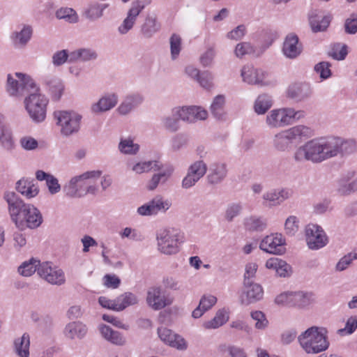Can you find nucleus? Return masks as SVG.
<instances>
[{"label":"nucleus","instance_id":"864d4df0","mask_svg":"<svg viewBox=\"0 0 357 357\" xmlns=\"http://www.w3.org/2000/svg\"><path fill=\"white\" fill-rule=\"evenodd\" d=\"M56 17L59 20H64L69 23H76L79 17L76 11L68 7H62L56 11Z\"/></svg>","mask_w":357,"mask_h":357},{"label":"nucleus","instance_id":"e2e57ef3","mask_svg":"<svg viewBox=\"0 0 357 357\" xmlns=\"http://www.w3.org/2000/svg\"><path fill=\"white\" fill-rule=\"evenodd\" d=\"M234 52L237 58L241 59L245 55L253 53L254 47L249 42H241L236 45Z\"/></svg>","mask_w":357,"mask_h":357},{"label":"nucleus","instance_id":"72a5a7b5","mask_svg":"<svg viewBox=\"0 0 357 357\" xmlns=\"http://www.w3.org/2000/svg\"><path fill=\"white\" fill-rule=\"evenodd\" d=\"M226 97L225 95L215 96L210 105L212 116L218 121H226L227 113L225 110Z\"/></svg>","mask_w":357,"mask_h":357},{"label":"nucleus","instance_id":"a19ab883","mask_svg":"<svg viewBox=\"0 0 357 357\" xmlns=\"http://www.w3.org/2000/svg\"><path fill=\"white\" fill-rule=\"evenodd\" d=\"M324 161L338 156L337 137H321Z\"/></svg>","mask_w":357,"mask_h":357},{"label":"nucleus","instance_id":"4be33fe9","mask_svg":"<svg viewBox=\"0 0 357 357\" xmlns=\"http://www.w3.org/2000/svg\"><path fill=\"white\" fill-rule=\"evenodd\" d=\"M144 100V98L140 93H129L123 97L116 111L120 115L126 116L141 105Z\"/></svg>","mask_w":357,"mask_h":357},{"label":"nucleus","instance_id":"f704fd0d","mask_svg":"<svg viewBox=\"0 0 357 357\" xmlns=\"http://www.w3.org/2000/svg\"><path fill=\"white\" fill-rule=\"evenodd\" d=\"M227 169L226 164L223 162H214L209 167L207 179L211 184L221 183L227 176Z\"/></svg>","mask_w":357,"mask_h":357},{"label":"nucleus","instance_id":"ea45409f","mask_svg":"<svg viewBox=\"0 0 357 357\" xmlns=\"http://www.w3.org/2000/svg\"><path fill=\"white\" fill-rule=\"evenodd\" d=\"M229 319V311L224 307L218 310L213 319L204 321L203 327L206 329H216L226 324Z\"/></svg>","mask_w":357,"mask_h":357},{"label":"nucleus","instance_id":"5fc2aeb1","mask_svg":"<svg viewBox=\"0 0 357 357\" xmlns=\"http://www.w3.org/2000/svg\"><path fill=\"white\" fill-rule=\"evenodd\" d=\"M170 55L172 60L178 58L182 50V39L177 33H173L169 38Z\"/></svg>","mask_w":357,"mask_h":357},{"label":"nucleus","instance_id":"bb28decb","mask_svg":"<svg viewBox=\"0 0 357 357\" xmlns=\"http://www.w3.org/2000/svg\"><path fill=\"white\" fill-rule=\"evenodd\" d=\"M32 36V29L29 26H24L20 29L13 31L10 35V42L15 49L24 48Z\"/></svg>","mask_w":357,"mask_h":357},{"label":"nucleus","instance_id":"0e129e2a","mask_svg":"<svg viewBox=\"0 0 357 357\" xmlns=\"http://www.w3.org/2000/svg\"><path fill=\"white\" fill-rule=\"evenodd\" d=\"M299 229V220L296 216L290 215L284 222V231L287 235L294 236Z\"/></svg>","mask_w":357,"mask_h":357},{"label":"nucleus","instance_id":"09e8293b","mask_svg":"<svg viewBox=\"0 0 357 357\" xmlns=\"http://www.w3.org/2000/svg\"><path fill=\"white\" fill-rule=\"evenodd\" d=\"M117 305L116 312H121L128 307L137 305L139 302L137 296L131 292H125L124 294L116 298Z\"/></svg>","mask_w":357,"mask_h":357},{"label":"nucleus","instance_id":"58836bf2","mask_svg":"<svg viewBox=\"0 0 357 357\" xmlns=\"http://www.w3.org/2000/svg\"><path fill=\"white\" fill-rule=\"evenodd\" d=\"M130 169L137 174L147 173L151 170L157 171L162 167V164L155 160H141L133 163H129Z\"/></svg>","mask_w":357,"mask_h":357},{"label":"nucleus","instance_id":"c9c22d12","mask_svg":"<svg viewBox=\"0 0 357 357\" xmlns=\"http://www.w3.org/2000/svg\"><path fill=\"white\" fill-rule=\"evenodd\" d=\"M217 301L216 296L212 294L203 295L200 298L198 306L192 311V317L194 319L200 318L216 304Z\"/></svg>","mask_w":357,"mask_h":357},{"label":"nucleus","instance_id":"bf43d9fd","mask_svg":"<svg viewBox=\"0 0 357 357\" xmlns=\"http://www.w3.org/2000/svg\"><path fill=\"white\" fill-rule=\"evenodd\" d=\"M19 144L23 150L26 151H35L39 146L38 141L29 135L21 137L19 139Z\"/></svg>","mask_w":357,"mask_h":357},{"label":"nucleus","instance_id":"b1692460","mask_svg":"<svg viewBox=\"0 0 357 357\" xmlns=\"http://www.w3.org/2000/svg\"><path fill=\"white\" fill-rule=\"evenodd\" d=\"M15 190L26 199H31L36 197L40 188L33 179L23 177L15 183Z\"/></svg>","mask_w":357,"mask_h":357},{"label":"nucleus","instance_id":"f8f14e48","mask_svg":"<svg viewBox=\"0 0 357 357\" xmlns=\"http://www.w3.org/2000/svg\"><path fill=\"white\" fill-rule=\"evenodd\" d=\"M259 248L267 253L278 255H282L286 251L285 238L282 234H271L261 241Z\"/></svg>","mask_w":357,"mask_h":357},{"label":"nucleus","instance_id":"6ab92c4d","mask_svg":"<svg viewBox=\"0 0 357 357\" xmlns=\"http://www.w3.org/2000/svg\"><path fill=\"white\" fill-rule=\"evenodd\" d=\"M313 93L311 85L307 82H296L290 84L286 91L287 97L296 102L310 98Z\"/></svg>","mask_w":357,"mask_h":357},{"label":"nucleus","instance_id":"79ce46f5","mask_svg":"<svg viewBox=\"0 0 357 357\" xmlns=\"http://www.w3.org/2000/svg\"><path fill=\"white\" fill-rule=\"evenodd\" d=\"M179 109V107H174L170 114L163 116L161 119V123L164 128L167 130L175 132L180 129L181 117L178 116L176 111Z\"/></svg>","mask_w":357,"mask_h":357},{"label":"nucleus","instance_id":"20e7f679","mask_svg":"<svg viewBox=\"0 0 357 357\" xmlns=\"http://www.w3.org/2000/svg\"><path fill=\"white\" fill-rule=\"evenodd\" d=\"M305 112L291 107H281L271 109L266 115L265 123L270 129H278L293 125L303 119Z\"/></svg>","mask_w":357,"mask_h":357},{"label":"nucleus","instance_id":"423d86ee","mask_svg":"<svg viewBox=\"0 0 357 357\" xmlns=\"http://www.w3.org/2000/svg\"><path fill=\"white\" fill-rule=\"evenodd\" d=\"M37 86L38 84L31 75L15 72L7 75L5 89L9 97L21 99L27 96Z\"/></svg>","mask_w":357,"mask_h":357},{"label":"nucleus","instance_id":"412c9836","mask_svg":"<svg viewBox=\"0 0 357 357\" xmlns=\"http://www.w3.org/2000/svg\"><path fill=\"white\" fill-rule=\"evenodd\" d=\"M264 289L262 287L256 282L243 283V291L241 296V301L243 305H250L262 299Z\"/></svg>","mask_w":357,"mask_h":357},{"label":"nucleus","instance_id":"69168bd1","mask_svg":"<svg viewBox=\"0 0 357 357\" xmlns=\"http://www.w3.org/2000/svg\"><path fill=\"white\" fill-rule=\"evenodd\" d=\"M119 236L122 239L127 238L130 241H139L142 239L140 231L135 228L125 227L120 232Z\"/></svg>","mask_w":357,"mask_h":357},{"label":"nucleus","instance_id":"37998d69","mask_svg":"<svg viewBox=\"0 0 357 357\" xmlns=\"http://www.w3.org/2000/svg\"><path fill=\"white\" fill-rule=\"evenodd\" d=\"M338 156H345L357 151V142L352 138L337 137Z\"/></svg>","mask_w":357,"mask_h":357},{"label":"nucleus","instance_id":"e433bc0d","mask_svg":"<svg viewBox=\"0 0 357 357\" xmlns=\"http://www.w3.org/2000/svg\"><path fill=\"white\" fill-rule=\"evenodd\" d=\"M273 105L274 100L272 96L268 93H261L255 99L253 109L257 115H264L269 112Z\"/></svg>","mask_w":357,"mask_h":357},{"label":"nucleus","instance_id":"39448f33","mask_svg":"<svg viewBox=\"0 0 357 357\" xmlns=\"http://www.w3.org/2000/svg\"><path fill=\"white\" fill-rule=\"evenodd\" d=\"M23 103L33 122L40 123L46 119L49 98L41 92L38 85L24 97Z\"/></svg>","mask_w":357,"mask_h":357},{"label":"nucleus","instance_id":"c03bdc74","mask_svg":"<svg viewBox=\"0 0 357 357\" xmlns=\"http://www.w3.org/2000/svg\"><path fill=\"white\" fill-rule=\"evenodd\" d=\"M97 57L96 51L91 48H79L70 52V62L89 61Z\"/></svg>","mask_w":357,"mask_h":357},{"label":"nucleus","instance_id":"c756f323","mask_svg":"<svg viewBox=\"0 0 357 357\" xmlns=\"http://www.w3.org/2000/svg\"><path fill=\"white\" fill-rule=\"evenodd\" d=\"M87 333V326L79 321L68 323L63 329L64 336L71 340H82L86 335Z\"/></svg>","mask_w":357,"mask_h":357},{"label":"nucleus","instance_id":"49530a36","mask_svg":"<svg viewBox=\"0 0 357 357\" xmlns=\"http://www.w3.org/2000/svg\"><path fill=\"white\" fill-rule=\"evenodd\" d=\"M118 149L123 155H135L139 153L140 146L131 137H128L120 139Z\"/></svg>","mask_w":357,"mask_h":357},{"label":"nucleus","instance_id":"2eb2a0df","mask_svg":"<svg viewBox=\"0 0 357 357\" xmlns=\"http://www.w3.org/2000/svg\"><path fill=\"white\" fill-rule=\"evenodd\" d=\"M38 274L52 284L61 285L66 280L63 271L50 262L41 263L38 268Z\"/></svg>","mask_w":357,"mask_h":357},{"label":"nucleus","instance_id":"052dcab7","mask_svg":"<svg viewBox=\"0 0 357 357\" xmlns=\"http://www.w3.org/2000/svg\"><path fill=\"white\" fill-rule=\"evenodd\" d=\"M243 211L241 203H231L227 205L225 213V218L228 222H232L234 218L241 215Z\"/></svg>","mask_w":357,"mask_h":357},{"label":"nucleus","instance_id":"a211bd4d","mask_svg":"<svg viewBox=\"0 0 357 357\" xmlns=\"http://www.w3.org/2000/svg\"><path fill=\"white\" fill-rule=\"evenodd\" d=\"M3 199L8 204V211L11 221L15 223L19 218L22 211L24 209L25 203L15 192L6 191L3 194Z\"/></svg>","mask_w":357,"mask_h":357},{"label":"nucleus","instance_id":"9d476101","mask_svg":"<svg viewBox=\"0 0 357 357\" xmlns=\"http://www.w3.org/2000/svg\"><path fill=\"white\" fill-rule=\"evenodd\" d=\"M43 222V218L40 210L33 204H28L14 224L20 230L26 228L33 229L39 227Z\"/></svg>","mask_w":357,"mask_h":357},{"label":"nucleus","instance_id":"c85d7f7f","mask_svg":"<svg viewBox=\"0 0 357 357\" xmlns=\"http://www.w3.org/2000/svg\"><path fill=\"white\" fill-rule=\"evenodd\" d=\"M158 173L154 174L149 181L146 188L149 190H154L160 184L165 183L172 176L174 167L172 165H162Z\"/></svg>","mask_w":357,"mask_h":357},{"label":"nucleus","instance_id":"338daca9","mask_svg":"<svg viewBox=\"0 0 357 357\" xmlns=\"http://www.w3.org/2000/svg\"><path fill=\"white\" fill-rule=\"evenodd\" d=\"M155 214L165 213L172 206V202L161 197H156L152 199Z\"/></svg>","mask_w":357,"mask_h":357},{"label":"nucleus","instance_id":"774afa93","mask_svg":"<svg viewBox=\"0 0 357 357\" xmlns=\"http://www.w3.org/2000/svg\"><path fill=\"white\" fill-rule=\"evenodd\" d=\"M215 55V48L209 47L201 54L199 61L204 67H211L213 63Z\"/></svg>","mask_w":357,"mask_h":357},{"label":"nucleus","instance_id":"ddd939ff","mask_svg":"<svg viewBox=\"0 0 357 357\" xmlns=\"http://www.w3.org/2000/svg\"><path fill=\"white\" fill-rule=\"evenodd\" d=\"M206 171L207 165L202 160L192 162L182 180V188L188 189L194 186L206 174Z\"/></svg>","mask_w":357,"mask_h":357},{"label":"nucleus","instance_id":"603ef678","mask_svg":"<svg viewBox=\"0 0 357 357\" xmlns=\"http://www.w3.org/2000/svg\"><path fill=\"white\" fill-rule=\"evenodd\" d=\"M331 20V17L330 15L323 17L318 15H310L309 17L310 24L314 32L326 30L330 24Z\"/></svg>","mask_w":357,"mask_h":357},{"label":"nucleus","instance_id":"6e6552de","mask_svg":"<svg viewBox=\"0 0 357 357\" xmlns=\"http://www.w3.org/2000/svg\"><path fill=\"white\" fill-rule=\"evenodd\" d=\"M158 250L165 255H176L184 241L183 234L176 229L162 228L156 231Z\"/></svg>","mask_w":357,"mask_h":357},{"label":"nucleus","instance_id":"5701e85b","mask_svg":"<svg viewBox=\"0 0 357 357\" xmlns=\"http://www.w3.org/2000/svg\"><path fill=\"white\" fill-rule=\"evenodd\" d=\"M146 303L154 310H161L170 304L162 289L159 287H152L148 289Z\"/></svg>","mask_w":357,"mask_h":357},{"label":"nucleus","instance_id":"2f4dec72","mask_svg":"<svg viewBox=\"0 0 357 357\" xmlns=\"http://www.w3.org/2000/svg\"><path fill=\"white\" fill-rule=\"evenodd\" d=\"M266 268L273 271L279 277H289L291 273V266L284 261L272 257L268 259L265 264Z\"/></svg>","mask_w":357,"mask_h":357},{"label":"nucleus","instance_id":"680f3d73","mask_svg":"<svg viewBox=\"0 0 357 357\" xmlns=\"http://www.w3.org/2000/svg\"><path fill=\"white\" fill-rule=\"evenodd\" d=\"M250 316L256 321L255 324V328L265 330L268 327V321L263 312L259 310L252 311L250 313Z\"/></svg>","mask_w":357,"mask_h":357},{"label":"nucleus","instance_id":"7c9ffc66","mask_svg":"<svg viewBox=\"0 0 357 357\" xmlns=\"http://www.w3.org/2000/svg\"><path fill=\"white\" fill-rule=\"evenodd\" d=\"M44 84L53 100L57 101L61 99L63 94L65 86L60 79L54 77H47L44 79Z\"/></svg>","mask_w":357,"mask_h":357},{"label":"nucleus","instance_id":"a18cd8bd","mask_svg":"<svg viewBox=\"0 0 357 357\" xmlns=\"http://www.w3.org/2000/svg\"><path fill=\"white\" fill-rule=\"evenodd\" d=\"M243 225L245 229L249 231H264L267 225L265 219L256 215L245 217L243 219Z\"/></svg>","mask_w":357,"mask_h":357},{"label":"nucleus","instance_id":"aec40b11","mask_svg":"<svg viewBox=\"0 0 357 357\" xmlns=\"http://www.w3.org/2000/svg\"><path fill=\"white\" fill-rule=\"evenodd\" d=\"M119 102V96L114 92L104 93L97 102L91 104L90 110L93 114H100L110 111Z\"/></svg>","mask_w":357,"mask_h":357},{"label":"nucleus","instance_id":"393cba45","mask_svg":"<svg viewBox=\"0 0 357 357\" xmlns=\"http://www.w3.org/2000/svg\"><path fill=\"white\" fill-rule=\"evenodd\" d=\"M303 46L295 33H289L283 43L282 53L288 59H296L302 52Z\"/></svg>","mask_w":357,"mask_h":357},{"label":"nucleus","instance_id":"1a4fd4ad","mask_svg":"<svg viewBox=\"0 0 357 357\" xmlns=\"http://www.w3.org/2000/svg\"><path fill=\"white\" fill-rule=\"evenodd\" d=\"M294 158L297 162L310 161L320 163L324 161L321 137L306 142L296 149Z\"/></svg>","mask_w":357,"mask_h":357},{"label":"nucleus","instance_id":"0eeeda50","mask_svg":"<svg viewBox=\"0 0 357 357\" xmlns=\"http://www.w3.org/2000/svg\"><path fill=\"white\" fill-rule=\"evenodd\" d=\"M52 116L62 136L68 137L80 130L83 117L79 112L74 109H57Z\"/></svg>","mask_w":357,"mask_h":357},{"label":"nucleus","instance_id":"4d7b16f0","mask_svg":"<svg viewBox=\"0 0 357 357\" xmlns=\"http://www.w3.org/2000/svg\"><path fill=\"white\" fill-rule=\"evenodd\" d=\"M160 29V24L155 17H148L142 26V31L146 37H151Z\"/></svg>","mask_w":357,"mask_h":357},{"label":"nucleus","instance_id":"8fccbe9b","mask_svg":"<svg viewBox=\"0 0 357 357\" xmlns=\"http://www.w3.org/2000/svg\"><path fill=\"white\" fill-rule=\"evenodd\" d=\"M15 351L20 357L29 356L30 337L27 333H24L20 337L15 339Z\"/></svg>","mask_w":357,"mask_h":357},{"label":"nucleus","instance_id":"6e6d98bb","mask_svg":"<svg viewBox=\"0 0 357 357\" xmlns=\"http://www.w3.org/2000/svg\"><path fill=\"white\" fill-rule=\"evenodd\" d=\"M0 143L6 150L10 151L15 147L11 131L4 126L0 127Z\"/></svg>","mask_w":357,"mask_h":357},{"label":"nucleus","instance_id":"dca6fc26","mask_svg":"<svg viewBox=\"0 0 357 357\" xmlns=\"http://www.w3.org/2000/svg\"><path fill=\"white\" fill-rule=\"evenodd\" d=\"M176 112L180 116L182 121L188 123L204 121L208 117V112L204 107L197 105L179 107V109Z\"/></svg>","mask_w":357,"mask_h":357},{"label":"nucleus","instance_id":"473e14b6","mask_svg":"<svg viewBox=\"0 0 357 357\" xmlns=\"http://www.w3.org/2000/svg\"><path fill=\"white\" fill-rule=\"evenodd\" d=\"M352 178L353 171H349L337 180L335 189L338 195L348 196L356 192Z\"/></svg>","mask_w":357,"mask_h":357},{"label":"nucleus","instance_id":"f3484780","mask_svg":"<svg viewBox=\"0 0 357 357\" xmlns=\"http://www.w3.org/2000/svg\"><path fill=\"white\" fill-rule=\"evenodd\" d=\"M158 335L164 344L172 348L181 351L185 350L188 348V343L185 340L167 328L159 327L158 328Z\"/></svg>","mask_w":357,"mask_h":357},{"label":"nucleus","instance_id":"de8ad7c7","mask_svg":"<svg viewBox=\"0 0 357 357\" xmlns=\"http://www.w3.org/2000/svg\"><path fill=\"white\" fill-rule=\"evenodd\" d=\"M41 265L39 260L32 257L23 261L17 268V273L22 277H30L37 271Z\"/></svg>","mask_w":357,"mask_h":357},{"label":"nucleus","instance_id":"f03ea898","mask_svg":"<svg viewBox=\"0 0 357 357\" xmlns=\"http://www.w3.org/2000/svg\"><path fill=\"white\" fill-rule=\"evenodd\" d=\"M102 171L91 170L72 177L63 186V190L68 196L80 197L83 194L96 195L98 186L94 183L100 178Z\"/></svg>","mask_w":357,"mask_h":357},{"label":"nucleus","instance_id":"f257e3e1","mask_svg":"<svg viewBox=\"0 0 357 357\" xmlns=\"http://www.w3.org/2000/svg\"><path fill=\"white\" fill-rule=\"evenodd\" d=\"M314 135L313 130L304 124H298L277 132L273 137V146L278 151H288L293 144H299Z\"/></svg>","mask_w":357,"mask_h":357},{"label":"nucleus","instance_id":"9b49d317","mask_svg":"<svg viewBox=\"0 0 357 357\" xmlns=\"http://www.w3.org/2000/svg\"><path fill=\"white\" fill-rule=\"evenodd\" d=\"M305 236L307 247L312 250L324 248L328 242V237L322 227L316 224H308L305 227Z\"/></svg>","mask_w":357,"mask_h":357},{"label":"nucleus","instance_id":"a878e982","mask_svg":"<svg viewBox=\"0 0 357 357\" xmlns=\"http://www.w3.org/2000/svg\"><path fill=\"white\" fill-rule=\"evenodd\" d=\"M144 8V4L140 1L132 3V7L128 10L127 17L124 19L123 22L118 28V31L121 35L126 34L130 30L132 29L137 16L139 15Z\"/></svg>","mask_w":357,"mask_h":357},{"label":"nucleus","instance_id":"3c124183","mask_svg":"<svg viewBox=\"0 0 357 357\" xmlns=\"http://www.w3.org/2000/svg\"><path fill=\"white\" fill-rule=\"evenodd\" d=\"M294 306L301 308L310 305L314 301V295L311 292L294 291Z\"/></svg>","mask_w":357,"mask_h":357},{"label":"nucleus","instance_id":"4c0bfd02","mask_svg":"<svg viewBox=\"0 0 357 357\" xmlns=\"http://www.w3.org/2000/svg\"><path fill=\"white\" fill-rule=\"evenodd\" d=\"M98 330L102 337L112 344L122 345L125 342V339L121 333L114 331L106 324H100L98 326Z\"/></svg>","mask_w":357,"mask_h":357},{"label":"nucleus","instance_id":"4468645a","mask_svg":"<svg viewBox=\"0 0 357 357\" xmlns=\"http://www.w3.org/2000/svg\"><path fill=\"white\" fill-rule=\"evenodd\" d=\"M241 77L243 82L249 85L263 86L268 84L266 81L267 73L264 70L255 68L250 64L242 67Z\"/></svg>","mask_w":357,"mask_h":357},{"label":"nucleus","instance_id":"cd10ccee","mask_svg":"<svg viewBox=\"0 0 357 357\" xmlns=\"http://www.w3.org/2000/svg\"><path fill=\"white\" fill-rule=\"evenodd\" d=\"M158 173L154 174L149 181L146 188L149 190H154L160 184L165 183L172 176L174 167L172 165H162Z\"/></svg>","mask_w":357,"mask_h":357},{"label":"nucleus","instance_id":"7ed1b4c3","mask_svg":"<svg viewBox=\"0 0 357 357\" xmlns=\"http://www.w3.org/2000/svg\"><path fill=\"white\" fill-rule=\"evenodd\" d=\"M301 348L310 354H319L329 347L328 331L326 327L313 326L298 337Z\"/></svg>","mask_w":357,"mask_h":357},{"label":"nucleus","instance_id":"13d9d810","mask_svg":"<svg viewBox=\"0 0 357 357\" xmlns=\"http://www.w3.org/2000/svg\"><path fill=\"white\" fill-rule=\"evenodd\" d=\"M357 259V248L343 256L337 263L335 270L337 271H343L346 270L353 262Z\"/></svg>","mask_w":357,"mask_h":357}]
</instances>
